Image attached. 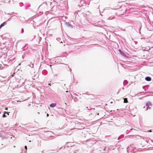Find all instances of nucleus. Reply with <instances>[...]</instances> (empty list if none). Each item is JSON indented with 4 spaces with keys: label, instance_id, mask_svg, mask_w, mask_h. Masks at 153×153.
<instances>
[{
    "label": "nucleus",
    "instance_id": "nucleus-1",
    "mask_svg": "<svg viewBox=\"0 0 153 153\" xmlns=\"http://www.w3.org/2000/svg\"><path fill=\"white\" fill-rule=\"evenodd\" d=\"M121 6V5L120 3L119 2L115 4L114 8V9L115 10H117L120 8Z\"/></svg>",
    "mask_w": 153,
    "mask_h": 153
},
{
    "label": "nucleus",
    "instance_id": "nucleus-2",
    "mask_svg": "<svg viewBox=\"0 0 153 153\" xmlns=\"http://www.w3.org/2000/svg\"><path fill=\"white\" fill-rule=\"evenodd\" d=\"M146 105L147 106V109L148 110V108L150 109L152 107V105L150 102H147L146 104Z\"/></svg>",
    "mask_w": 153,
    "mask_h": 153
},
{
    "label": "nucleus",
    "instance_id": "nucleus-3",
    "mask_svg": "<svg viewBox=\"0 0 153 153\" xmlns=\"http://www.w3.org/2000/svg\"><path fill=\"white\" fill-rule=\"evenodd\" d=\"M119 51L120 52V54L122 55H123V56L126 57H127L126 55L121 50L119 49Z\"/></svg>",
    "mask_w": 153,
    "mask_h": 153
},
{
    "label": "nucleus",
    "instance_id": "nucleus-4",
    "mask_svg": "<svg viewBox=\"0 0 153 153\" xmlns=\"http://www.w3.org/2000/svg\"><path fill=\"white\" fill-rule=\"evenodd\" d=\"M145 79L148 81H150L151 80V78L150 77L147 76L145 78Z\"/></svg>",
    "mask_w": 153,
    "mask_h": 153
},
{
    "label": "nucleus",
    "instance_id": "nucleus-5",
    "mask_svg": "<svg viewBox=\"0 0 153 153\" xmlns=\"http://www.w3.org/2000/svg\"><path fill=\"white\" fill-rule=\"evenodd\" d=\"M56 103H52L50 105V107H55L56 106Z\"/></svg>",
    "mask_w": 153,
    "mask_h": 153
},
{
    "label": "nucleus",
    "instance_id": "nucleus-6",
    "mask_svg": "<svg viewBox=\"0 0 153 153\" xmlns=\"http://www.w3.org/2000/svg\"><path fill=\"white\" fill-rule=\"evenodd\" d=\"M6 23L5 22H3L2 24L0 26V28H1L2 27L4 26L5 25H6Z\"/></svg>",
    "mask_w": 153,
    "mask_h": 153
},
{
    "label": "nucleus",
    "instance_id": "nucleus-7",
    "mask_svg": "<svg viewBox=\"0 0 153 153\" xmlns=\"http://www.w3.org/2000/svg\"><path fill=\"white\" fill-rule=\"evenodd\" d=\"M124 103H128V101L127 99L126 98H124Z\"/></svg>",
    "mask_w": 153,
    "mask_h": 153
},
{
    "label": "nucleus",
    "instance_id": "nucleus-8",
    "mask_svg": "<svg viewBox=\"0 0 153 153\" xmlns=\"http://www.w3.org/2000/svg\"><path fill=\"white\" fill-rule=\"evenodd\" d=\"M6 117V116L5 115V114L4 113V114L3 115V117Z\"/></svg>",
    "mask_w": 153,
    "mask_h": 153
},
{
    "label": "nucleus",
    "instance_id": "nucleus-9",
    "mask_svg": "<svg viewBox=\"0 0 153 153\" xmlns=\"http://www.w3.org/2000/svg\"><path fill=\"white\" fill-rule=\"evenodd\" d=\"M4 113L5 114H7L8 115H9V113L8 112H6V111H5V112H4Z\"/></svg>",
    "mask_w": 153,
    "mask_h": 153
},
{
    "label": "nucleus",
    "instance_id": "nucleus-10",
    "mask_svg": "<svg viewBox=\"0 0 153 153\" xmlns=\"http://www.w3.org/2000/svg\"><path fill=\"white\" fill-rule=\"evenodd\" d=\"M25 149L26 150H27V146H25Z\"/></svg>",
    "mask_w": 153,
    "mask_h": 153
},
{
    "label": "nucleus",
    "instance_id": "nucleus-11",
    "mask_svg": "<svg viewBox=\"0 0 153 153\" xmlns=\"http://www.w3.org/2000/svg\"><path fill=\"white\" fill-rule=\"evenodd\" d=\"M5 109L6 110H7V109H8V108H7V107H6V108H5Z\"/></svg>",
    "mask_w": 153,
    "mask_h": 153
},
{
    "label": "nucleus",
    "instance_id": "nucleus-12",
    "mask_svg": "<svg viewBox=\"0 0 153 153\" xmlns=\"http://www.w3.org/2000/svg\"><path fill=\"white\" fill-rule=\"evenodd\" d=\"M17 102H21V101H17Z\"/></svg>",
    "mask_w": 153,
    "mask_h": 153
},
{
    "label": "nucleus",
    "instance_id": "nucleus-13",
    "mask_svg": "<svg viewBox=\"0 0 153 153\" xmlns=\"http://www.w3.org/2000/svg\"><path fill=\"white\" fill-rule=\"evenodd\" d=\"M49 116V114H47V116Z\"/></svg>",
    "mask_w": 153,
    "mask_h": 153
},
{
    "label": "nucleus",
    "instance_id": "nucleus-14",
    "mask_svg": "<svg viewBox=\"0 0 153 153\" xmlns=\"http://www.w3.org/2000/svg\"><path fill=\"white\" fill-rule=\"evenodd\" d=\"M13 147L14 148H15V146H13Z\"/></svg>",
    "mask_w": 153,
    "mask_h": 153
},
{
    "label": "nucleus",
    "instance_id": "nucleus-15",
    "mask_svg": "<svg viewBox=\"0 0 153 153\" xmlns=\"http://www.w3.org/2000/svg\"><path fill=\"white\" fill-rule=\"evenodd\" d=\"M68 91H66V92H68Z\"/></svg>",
    "mask_w": 153,
    "mask_h": 153
},
{
    "label": "nucleus",
    "instance_id": "nucleus-16",
    "mask_svg": "<svg viewBox=\"0 0 153 153\" xmlns=\"http://www.w3.org/2000/svg\"><path fill=\"white\" fill-rule=\"evenodd\" d=\"M65 105H67V104L66 103H65Z\"/></svg>",
    "mask_w": 153,
    "mask_h": 153
},
{
    "label": "nucleus",
    "instance_id": "nucleus-17",
    "mask_svg": "<svg viewBox=\"0 0 153 153\" xmlns=\"http://www.w3.org/2000/svg\"><path fill=\"white\" fill-rule=\"evenodd\" d=\"M152 48H153V47H152Z\"/></svg>",
    "mask_w": 153,
    "mask_h": 153
}]
</instances>
